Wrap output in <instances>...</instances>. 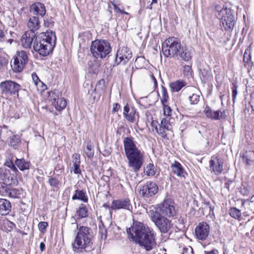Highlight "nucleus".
<instances>
[{
	"mask_svg": "<svg viewBox=\"0 0 254 254\" xmlns=\"http://www.w3.org/2000/svg\"><path fill=\"white\" fill-rule=\"evenodd\" d=\"M15 164L21 171H22L25 170L29 169L30 166L29 162L26 161L24 159H16L15 161Z\"/></svg>",
	"mask_w": 254,
	"mask_h": 254,
	"instance_id": "nucleus-33",
	"label": "nucleus"
},
{
	"mask_svg": "<svg viewBox=\"0 0 254 254\" xmlns=\"http://www.w3.org/2000/svg\"><path fill=\"white\" fill-rule=\"evenodd\" d=\"M85 152L87 155V156L90 158L92 157L94 155V151L92 150V147L91 144H88L87 145L86 149L85 151Z\"/></svg>",
	"mask_w": 254,
	"mask_h": 254,
	"instance_id": "nucleus-48",
	"label": "nucleus"
},
{
	"mask_svg": "<svg viewBox=\"0 0 254 254\" xmlns=\"http://www.w3.org/2000/svg\"><path fill=\"white\" fill-rule=\"evenodd\" d=\"M156 169L154 165L152 163L147 164L144 169V173L148 176H153L155 175Z\"/></svg>",
	"mask_w": 254,
	"mask_h": 254,
	"instance_id": "nucleus-37",
	"label": "nucleus"
},
{
	"mask_svg": "<svg viewBox=\"0 0 254 254\" xmlns=\"http://www.w3.org/2000/svg\"><path fill=\"white\" fill-rule=\"evenodd\" d=\"M111 51L109 42L105 40L96 39L91 42L90 52L92 56L96 58H105Z\"/></svg>",
	"mask_w": 254,
	"mask_h": 254,
	"instance_id": "nucleus-4",
	"label": "nucleus"
},
{
	"mask_svg": "<svg viewBox=\"0 0 254 254\" xmlns=\"http://www.w3.org/2000/svg\"><path fill=\"white\" fill-rule=\"evenodd\" d=\"M50 96H51V102H52V99L54 98V97H56V98H61L60 97L61 96V94L59 92V90H55L52 93V94H50Z\"/></svg>",
	"mask_w": 254,
	"mask_h": 254,
	"instance_id": "nucleus-51",
	"label": "nucleus"
},
{
	"mask_svg": "<svg viewBox=\"0 0 254 254\" xmlns=\"http://www.w3.org/2000/svg\"><path fill=\"white\" fill-rule=\"evenodd\" d=\"M200 76L201 80L204 82L211 79L212 75L211 74V70L209 67L207 68H204L200 70Z\"/></svg>",
	"mask_w": 254,
	"mask_h": 254,
	"instance_id": "nucleus-34",
	"label": "nucleus"
},
{
	"mask_svg": "<svg viewBox=\"0 0 254 254\" xmlns=\"http://www.w3.org/2000/svg\"><path fill=\"white\" fill-rule=\"evenodd\" d=\"M239 87V86L237 85L236 82H233L232 83V100L233 102L234 103L236 100L237 95L238 94V88Z\"/></svg>",
	"mask_w": 254,
	"mask_h": 254,
	"instance_id": "nucleus-44",
	"label": "nucleus"
},
{
	"mask_svg": "<svg viewBox=\"0 0 254 254\" xmlns=\"http://www.w3.org/2000/svg\"><path fill=\"white\" fill-rule=\"evenodd\" d=\"M132 208L130 200L128 198L114 200L112 201L111 205L112 209H124L130 211Z\"/></svg>",
	"mask_w": 254,
	"mask_h": 254,
	"instance_id": "nucleus-18",
	"label": "nucleus"
},
{
	"mask_svg": "<svg viewBox=\"0 0 254 254\" xmlns=\"http://www.w3.org/2000/svg\"><path fill=\"white\" fill-rule=\"evenodd\" d=\"M56 43L55 33L52 31L41 33L35 38L33 43L34 50L42 56H47L53 51Z\"/></svg>",
	"mask_w": 254,
	"mask_h": 254,
	"instance_id": "nucleus-3",
	"label": "nucleus"
},
{
	"mask_svg": "<svg viewBox=\"0 0 254 254\" xmlns=\"http://www.w3.org/2000/svg\"><path fill=\"white\" fill-rule=\"evenodd\" d=\"M72 199L73 200H80L84 202H87L88 201V197L86 195L85 192L83 190H76L75 194L72 197Z\"/></svg>",
	"mask_w": 254,
	"mask_h": 254,
	"instance_id": "nucleus-32",
	"label": "nucleus"
},
{
	"mask_svg": "<svg viewBox=\"0 0 254 254\" xmlns=\"http://www.w3.org/2000/svg\"><path fill=\"white\" fill-rule=\"evenodd\" d=\"M242 160L246 164L251 165L254 161V151H245L243 153Z\"/></svg>",
	"mask_w": 254,
	"mask_h": 254,
	"instance_id": "nucleus-30",
	"label": "nucleus"
},
{
	"mask_svg": "<svg viewBox=\"0 0 254 254\" xmlns=\"http://www.w3.org/2000/svg\"><path fill=\"white\" fill-rule=\"evenodd\" d=\"M27 26L30 29L29 32H34L38 30L40 27V23L38 17L32 16L30 17L27 22Z\"/></svg>",
	"mask_w": 254,
	"mask_h": 254,
	"instance_id": "nucleus-26",
	"label": "nucleus"
},
{
	"mask_svg": "<svg viewBox=\"0 0 254 254\" xmlns=\"http://www.w3.org/2000/svg\"><path fill=\"white\" fill-rule=\"evenodd\" d=\"M107 229L105 228L103 224L99 226V234L101 235V238L105 240L107 237Z\"/></svg>",
	"mask_w": 254,
	"mask_h": 254,
	"instance_id": "nucleus-45",
	"label": "nucleus"
},
{
	"mask_svg": "<svg viewBox=\"0 0 254 254\" xmlns=\"http://www.w3.org/2000/svg\"><path fill=\"white\" fill-rule=\"evenodd\" d=\"M178 56H179L178 59H180L186 62H189L191 60L192 58V51L190 49L186 46H182L178 54L176 56V57Z\"/></svg>",
	"mask_w": 254,
	"mask_h": 254,
	"instance_id": "nucleus-20",
	"label": "nucleus"
},
{
	"mask_svg": "<svg viewBox=\"0 0 254 254\" xmlns=\"http://www.w3.org/2000/svg\"><path fill=\"white\" fill-rule=\"evenodd\" d=\"M36 34L34 32H26L22 36L21 42L22 46L25 48H30L32 42L35 38Z\"/></svg>",
	"mask_w": 254,
	"mask_h": 254,
	"instance_id": "nucleus-21",
	"label": "nucleus"
},
{
	"mask_svg": "<svg viewBox=\"0 0 254 254\" xmlns=\"http://www.w3.org/2000/svg\"><path fill=\"white\" fill-rule=\"evenodd\" d=\"M28 61V56L24 51H17L13 58V64L11 66L14 72H21L24 68Z\"/></svg>",
	"mask_w": 254,
	"mask_h": 254,
	"instance_id": "nucleus-9",
	"label": "nucleus"
},
{
	"mask_svg": "<svg viewBox=\"0 0 254 254\" xmlns=\"http://www.w3.org/2000/svg\"><path fill=\"white\" fill-rule=\"evenodd\" d=\"M120 108V105L118 103H115L113 104V112H117L119 111Z\"/></svg>",
	"mask_w": 254,
	"mask_h": 254,
	"instance_id": "nucleus-57",
	"label": "nucleus"
},
{
	"mask_svg": "<svg viewBox=\"0 0 254 254\" xmlns=\"http://www.w3.org/2000/svg\"><path fill=\"white\" fill-rule=\"evenodd\" d=\"M0 88L2 94L6 96H9L16 94L18 95V92L21 89V86L11 80H6L0 83Z\"/></svg>",
	"mask_w": 254,
	"mask_h": 254,
	"instance_id": "nucleus-10",
	"label": "nucleus"
},
{
	"mask_svg": "<svg viewBox=\"0 0 254 254\" xmlns=\"http://www.w3.org/2000/svg\"><path fill=\"white\" fill-rule=\"evenodd\" d=\"M4 37H5L4 32L2 30L0 29V41H2L4 38Z\"/></svg>",
	"mask_w": 254,
	"mask_h": 254,
	"instance_id": "nucleus-59",
	"label": "nucleus"
},
{
	"mask_svg": "<svg viewBox=\"0 0 254 254\" xmlns=\"http://www.w3.org/2000/svg\"><path fill=\"white\" fill-rule=\"evenodd\" d=\"M74 222L71 223V225L78 230L76 236L73 244V251L77 253L85 252H89L91 249L90 244L92 239V235L90 232L91 229L86 226H81L78 228V225L76 223V220L74 219Z\"/></svg>",
	"mask_w": 254,
	"mask_h": 254,
	"instance_id": "nucleus-2",
	"label": "nucleus"
},
{
	"mask_svg": "<svg viewBox=\"0 0 254 254\" xmlns=\"http://www.w3.org/2000/svg\"><path fill=\"white\" fill-rule=\"evenodd\" d=\"M192 69L191 66L189 65H185L183 67V74L184 76L189 78L192 77Z\"/></svg>",
	"mask_w": 254,
	"mask_h": 254,
	"instance_id": "nucleus-40",
	"label": "nucleus"
},
{
	"mask_svg": "<svg viewBox=\"0 0 254 254\" xmlns=\"http://www.w3.org/2000/svg\"><path fill=\"white\" fill-rule=\"evenodd\" d=\"M30 10L33 14L40 15L42 17L45 15L46 11L44 4L41 2H36L32 4Z\"/></svg>",
	"mask_w": 254,
	"mask_h": 254,
	"instance_id": "nucleus-22",
	"label": "nucleus"
},
{
	"mask_svg": "<svg viewBox=\"0 0 254 254\" xmlns=\"http://www.w3.org/2000/svg\"><path fill=\"white\" fill-rule=\"evenodd\" d=\"M79 166L80 164H73V168L72 171L74 174H77L81 173Z\"/></svg>",
	"mask_w": 254,
	"mask_h": 254,
	"instance_id": "nucleus-55",
	"label": "nucleus"
},
{
	"mask_svg": "<svg viewBox=\"0 0 254 254\" xmlns=\"http://www.w3.org/2000/svg\"><path fill=\"white\" fill-rule=\"evenodd\" d=\"M162 215L173 217L177 213V209L174 202L171 199H165L162 204L160 205L157 210Z\"/></svg>",
	"mask_w": 254,
	"mask_h": 254,
	"instance_id": "nucleus-12",
	"label": "nucleus"
},
{
	"mask_svg": "<svg viewBox=\"0 0 254 254\" xmlns=\"http://www.w3.org/2000/svg\"><path fill=\"white\" fill-rule=\"evenodd\" d=\"M88 215V209L86 205L83 204H80L78 208L76 210L75 216L77 219L87 217Z\"/></svg>",
	"mask_w": 254,
	"mask_h": 254,
	"instance_id": "nucleus-28",
	"label": "nucleus"
},
{
	"mask_svg": "<svg viewBox=\"0 0 254 254\" xmlns=\"http://www.w3.org/2000/svg\"><path fill=\"white\" fill-rule=\"evenodd\" d=\"M209 231V225L206 222H201L195 228V237L199 240L205 241L208 236Z\"/></svg>",
	"mask_w": 254,
	"mask_h": 254,
	"instance_id": "nucleus-16",
	"label": "nucleus"
},
{
	"mask_svg": "<svg viewBox=\"0 0 254 254\" xmlns=\"http://www.w3.org/2000/svg\"><path fill=\"white\" fill-rule=\"evenodd\" d=\"M1 188L5 189V191L9 197L12 198H18L21 194L20 190L17 189H10L7 186L1 185Z\"/></svg>",
	"mask_w": 254,
	"mask_h": 254,
	"instance_id": "nucleus-31",
	"label": "nucleus"
},
{
	"mask_svg": "<svg viewBox=\"0 0 254 254\" xmlns=\"http://www.w3.org/2000/svg\"><path fill=\"white\" fill-rule=\"evenodd\" d=\"M52 104L55 106L56 109L58 111H61L64 109L66 106V101L63 98H56L54 97L52 99Z\"/></svg>",
	"mask_w": 254,
	"mask_h": 254,
	"instance_id": "nucleus-27",
	"label": "nucleus"
},
{
	"mask_svg": "<svg viewBox=\"0 0 254 254\" xmlns=\"http://www.w3.org/2000/svg\"><path fill=\"white\" fill-rule=\"evenodd\" d=\"M14 158V156L12 155H9L6 159L5 163L4 164V166H7L9 168L10 171H15L17 172L18 170L15 166V164L13 162V160Z\"/></svg>",
	"mask_w": 254,
	"mask_h": 254,
	"instance_id": "nucleus-36",
	"label": "nucleus"
},
{
	"mask_svg": "<svg viewBox=\"0 0 254 254\" xmlns=\"http://www.w3.org/2000/svg\"><path fill=\"white\" fill-rule=\"evenodd\" d=\"M229 214L232 217L235 219H239L241 217V211L236 207H232L230 208L229 210Z\"/></svg>",
	"mask_w": 254,
	"mask_h": 254,
	"instance_id": "nucleus-39",
	"label": "nucleus"
},
{
	"mask_svg": "<svg viewBox=\"0 0 254 254\" xmlns=\"http://www.w3.org/2000/svg\"><path fill=\"white\" fill-rule=\"evenodd\" d=\"M11 205L6 199L0 198V215H6L11 211Z\"/></svg>",
	"mask_w": 254,
	"mask_h": 254,
	"instance_id": "nucleus-25",
	"label": "nucleus"
},
{
	"mask_svg": "<svg viewBox=\"0 0 254 254\" xmlns=\"http://www.w3.org/2000/svg\"><path fill=\"white\" fill-rule=\"evenodd\" d=\"M96 94V88H94L92 91V92L91 93V96L93 97V99L94 100H95L96 96L95 95V94Z\"/></svg>",
	"mask_w": 254,
	"mask_h": 254,
	"instance_id": "nucleus-61",
	"label": "nucleus"
},
{
	"mask_svg": "<svg viewBox=\"0 0 254 254\" xmlns=\"http://www.w3.org/2000/svg\"><path fill=\"white\" fill-rule=\"evenodd\" d=\"M203 112L206 117L212 120H218L223 117L222 112L220 111H212L209 106H206Z\"/></svg>",
	"mask_w": 254,
	"mask_h": 254,
	"instance_id": "nucleus-24",
	"label": "nucleus"
},
{
	"mask_svg": "<svg viewBox=\"0 0 254 254\" xmlns=\"http://www.w3.org/2000/svg\"><path fill=\"white\" fill-rule=\"evenodd\" d=\"M127 231L129 237L135 242L151 230L143 223L133 220L132 226L127 229Z\"/></svg>",
	"mask_w": 254,
	"mask_h": 254,
	"instance_id": "nucleus-7",
	"label": "nucleus"
},
{
	"mask_svg": "<svg viewBox=\"0 0 254 254\" xmlns=\"http://www.w3.org/2000/svg\"><path fill=\"white\" fill-rule=\"evenodd\" d=\"M181 47L180 40L177 38L171 37L163 43L162 51L166 57H176Z\"/></svg>",
	"mask_w": 254,
	"mask_h": 254,
	"instance_id": "nucleus-5",
	"label": "nucleus"
},
{
	"mask_svg": "<svg viewBox=\"0 0 254 254\" xmlns=\"http://www.w3.org/2000/svg\"><path fill=\"white\" fill-rule=\"evenodd\" d=\"M172 172L178 177L185 178L187 173L182 165L178 161H175L171 165Z\"/></svg>",
	"mask_w": 254,
	"mask_h": 254,
	"instance_id": "nucleus-23",
	"label": "nucleus"
},
{
	"mask_svg": "<svg viewBox=\"0 0 254 254\" xmlns=\"http://www.w3.org/2000/svg\"><path fill=\"white\" fill-rule=\"evenodd\" d=\"M48 183L51 187L57 189L60 184L59 180L55 177H51L49 178Z\"/></svg>",
	"mask_w": 254,
	"mask_h": 254,
	"instance_id": "nucleus-43",
	"label": "nucleus"
},
{
	"mask_svg": "<svg viewBox=\"0 0 254 254\" xmlns=\"http://www.w3.org/2000/svg\"><path fill=\"white\" fill-rule=\"evenodd\" d=\"M48 226V223L47 222L42 221L39 222L38 224V228L39 231L42 233H45Z\"/></svg>",
	"mask_w": 254,
	"mask_h": 254,
	"instance_id": "nucleus-47",
	"label": "nucleus"
},
{
	"mask_svg": "<svg viewBox=\"0 0 254 254\" xmlns=\"http://www.w3.org/2000/svg\"><path fill=\"white\" fill-rule=\"evenodd\" d=\"M132 57V53L130 50L126 47L120 48L117 51L115 60L116 65L120 64H126Z\"/></svg>",
	"mask_w": 254,
	"mask_h": 254,
	"instance_id": "nucleus-14",
	"label": "nucleus"
},
{
	"mask_svg": "<svg viewBox=\"0 0 254 254\" xmlns=\"http://www.w3.org/2000/svg\"><path fill=\"white\" fill-rule=\"evenodd\" d=\"M124 146L126 157L128 161V166L135 172H138L143 163V155L138 149L131 137L124 139Z\"/></svg>",
	"mask_w": 254,
	"mask_h": 254,
	"instance_id": "nucleus-1",
	"label": "nucleus"
},
{
	"mask_svg": "<svg viewBox=\"0 0 254 254\" xmlns=\"http://www.w3.org/2000/svg\"><path fill=\"white\" fill-rule=\"evenodd\" d=\"M230 9L228 8H224L220 5H216L215 6V10L216 11V15L218 18H219L224 14H226L227 10Z\"/></svg>",
	"mask_w": 254,
	"mask_h": 254,
	"instance_id": "nucleus-38",
	"label": "nucleus"
},
{
	"mask_svg": "<svg viewBox=\"0 0 254 254\" xmlns=\"http://www.w3.org/2000/svg\"><path fill=\"white\" fill-rule=\"evenodd\" d=\"M209 167L215 175L220 174L223 170V161L218 156H213L209 161Z\"/></svg>",
	"mask_w": 254,
	"mask_h": 254,
	"instance_id": "nucleus-17",
	"label": "nucleus"
},
{
	"mask_svg": "<svg viewBox=\"0 0 254 254\" xmlns=\"http://www.w3.org/2000/svg\"><path fill=\"white\" fill-rule=\"evenodd\" d=\"M187 84L186 82L183 80H178L170 84L171 90L173 92L179 91L183 87Z\"/></svg>",
	"mask_w": 254,
	"mask_h": 254,
	"instance_id": "nucleus-29",
	"label": "nucleus"
},
{
	"mask_svg": "<svg viewBox=\"0 0 254 254\" xmlns=\"http://www.w3.org/2000/svg\"><path fill=\"white\" fill-rule=\"evenodd\" d=\"M39 248L41 251V252H43L45 249V245L43 242H41L40 244Z\"/></svg>",
	"mask_w": 254,
	"mask_h": 254,
	"instance_id": "nucleus-60",
	"label": "nucleus"
},
{
	"mask_svg": "<svg viewBox=\"0 0 254 254\" xmlns=\"http://www.w3.org/2000/svg\"><path fill=\"white\" fill-rule=\"evenodd\" d=\"M152 79L154 83V87L155 88H156L157 87V81L156 79L155 78V77L154 76H152Z\"/></svg>",
	"mask_w": 254,
	"mask_h": 254,
	"instance_id": "nucleus-62",
	"label": "nucleus"
},
{
	"mask_svg": "<svg viewBox=\"0 0 254 254\" xmlns=\"http://www.w3.org/2000/svg\"><path fill=\"white\" fill-rule=\"evenodd\" d=\"M20 142V138L18 135H12L10 139V145L11 146L15 147L17 146Z\"/></svg>",
	"mask_w": 254,
	"mask_h": 254,
	"instance_id": "nucleus-42",
	"label": "nucleus"
},
{
	"mask_svg": "<svg viewBox=\"0 0 254 254\" xmlns=\"http://www.w3.org/2000/svg\"><path fill=\"white\" fill-rule=\"evenodd\" d=\"M114 9L116 12L121 13L123 14H128V13L124 10H121L117 5L113 4Z\"/></svg>",
	"mask_w": 254,
	"mask_h": 254,
	"instance_id": "nucleus-54",
	"label": "nucleus"
},
{
	"mask_svg": "<svg viewBox=\"0 0 254 254\" xmlns=\"http://www.w3.org/2000/svg\"><path fill=\"white\" fill-rule=\"evenodd\" d=\"M89 67V72L97 74L99 71V68L100 66V63L96 60L94 61H90L88 63Z\"/></svg>",
	"mask_w": 254,
	"mask_h": 254,
	"instance_id": "nucleus-35",
	"label": "nucleus"
},
{
	"mask_svg": "<svg viewBox=\"0 0 254 254\" xmlns=\"http://www.w3.org/2000/svg\"><path fill=\"white\" fill-rule=\"evenodd\" d=\"M162 96L161 98V102L162 104H166L169 99L167 91L166 89L163 86H161Z\"/></svg>",
	"mask_w": 254,
	"mask_h": 254,
	"instance_id": "nucleus-41",
	"label": "nucleus"
},
{
	"mask_svg": "<svg viewBox=\"0 0 254 254\" xmlns=\"http://www.w3.org/2000/svg\"><path fill=\"white\" fill-rule=\"evenodd\" d=\"M189 100L190 104H196L199 101V95L193 93L192 95L189 96Z\"/></svg>",
	"mask_w": 254,
	"mask_h": 254,
	"instance_id": "nucleus-46",
	"label": "nucleus"
},
{
	"mask_svg": "<svg viewBox=\"0 0 254 254\" xmlns=\"http://www.w3.org/2000/svg\"><path fill=\"white\" fill-rule=\"evenodd\" d=\"M73 164H80V155L78 154H75L73 155Z\"/></svg>",
	"mask_w": 254,
	"mask_h": 254,
	"instance_id": "nucleus-52",
	"label": "nucleus"
},
{
	"mask_svg": "<svg viewBox=\"0 0 254 254\" xmlns=\"http://www.w3.org/2000/svg\"><path fill=\"white\" fill-rule=\"evenodd\" d=\"M17 172L10 171L5 167L0 168V179L2 181L4 186H10L14 184L16 180Z\"/></svg>",
	"mask_w": 254,
	"mask_h": 254,
	"instance_id": "nucleus-11",
	"label": "nucleus"
},
{
	"mask_svg": "<svg viewBox=\"0 0 254 254\" xmlns=\"http://www.w3.org/2000/svg\"><path fill=\"white\" fill-rule=\"evenodd\" d=\"M135 242L138 243L142 249L146 251H149L156 246L155 236L152 231L141 237Z\"/></svg>",
	"mask_w": 254,
	"mask_h": 254,
	"instance_id": "nucleus-8",
	"label": "nucleus"
},
{
	"mask_svg": "<svg viewBox=\"0 0 254 254\" xmlns=\"http://www.w3.org/2000/svg\"><path fill=\"white\" fill-rule=\"evenodd\" d=\"M150 218L161 233H167L170 230L171 221L162 215L158 211L151 212Z\"/></svg>",
	"mask_w": 254,
	"mask_h": 254,
	"instance_id": "nucleus-6",
	"label": "nucleus"
},
{
	"mask_svg": "<svg viewBox=\"0 0 254 254\" xmlns=\"http://www.w3.org/2000/svg\"><path fill=\"white\" fill-rule=\"evenodd\" d=\"M246 53L245 52L244 56V61H246L247 62H248L249 61V59H250V55L248 56V57L247 58L246 56Z\"/></svg>",
	"mask_w": 254,
	"mask_h": 254,
	"instance_id": "nucleus-63",
	"label": "nucleus"
},
{
	"mask_svg": "<svg viewBox=\"0 0 254 254\" xmlns=\"http://www.w3.org/2000/svg\"><path fill=\"white\" fill-rule=\"evenodd\" d=\"M52 23H53V22H51V23H49L48 22V21H45L44 22V24L45 26H47V27H49L50 26V24H52Z\"/></svg>",
	"mask_w": 254,
	"mask_h": 254,
	"instance_id": "nucleus-64",
	"label": "nucleus"
},
{
	"mask_svg": "<svg viewBox=\"0 0 254 254\" xmlns=\"http://www.w3.org/2000/svg\"><path fill=\"white\" fill-rule=\"evenodd\" d=\"M158 191L157 185L153 182H147L139 190V194L144 197H149L156 194Z\"/></svg>",
	"mask_w": 254,
	"mask_h": 254,
	"instance_id": "nucleus-13",
	"label": "nucleus"
},
{
	"mask_svg": "<svg viewBox=\"0 0 254 254\" xmlns=\"http://www.w3.org/2000/svg\"><path fill=\"white\" fill-rule=\"evenodd\" d=\"M165 128L160 127H159V128H158L157 127H155L156 132L163 138H165L167 136V134L165 132Z\"/></svg>",
	"mask_w": 254,
	"mask_h": 254,
	"instance_id": "nucleus-49",
	"label": "nucleus"
},
{
	"mask_svg": "<svg viewBox=\"0 0 254 254\" xmlns=\"http://www.w3.org/2000/svg\"><path fill=\"white\" fill-rule=\"evenodd\" d=\"M32 79H33V81H34L35 84H37L38 81H40V80L39 79V77H38V76L37 75V74L35 73H33L32 74Z\"/></svg>",
	"mask_w": 254,
	"mask_h": 254,
	"instance_id": "nucleus-56",
	"label": "nucleus"
},
{
	"mask_svg": "<svg viewBox=\"0 0 254 254\" xmlns=\"http://www.w3.org/2000/svg\"><path fill=\"white\" fill-rule=\"evenodd\" d=\"M136 113V109L133 106L127 104L124 107L123 116L128 122H134Z\"/></svg>",
	"mask_w": 254,
	"mask_h": 254,
	"instance_id": "nucleus-19",
	"label": "nucleus"
},
{
	"mask_svg": "<svg viewBox=\"0 0 254 254\" xmlns=\"http://www.w3.org/2000/svg\"><path fill=\"white\" fill-rule=\"evenodd\" d=\"M163 106L164 114L165 116H170L172 112L171 108L166 104H162Z\"/></svg>",
	"mask_w": 254,
	"mask_h": 254,
	"instance_id": "nucleus-50",
	"label": "nucleus"
},
{
	"mask_svg": "<svg viewBox=\"0 0 254 254\" xmlns=\"http://www.w3.org/2000/svg\"><path fill=\"white\" fill-rule=\"evenodd\" d=\"M193 253V250L192 248L191 247H189L188 248H184V252L182 254H185V253Z\"/></svg>",
	"mask_w": 254,
	"mask_h": 254,
	"instance_id": "nucleus-58",
	"label": "nucleus"
},
{
	"mask_svg": "<svg viewBox=\"0 0 254 254\" xmlns=\"http://www.w3.org/2000/svg\"><path fill=\"white\" fill-rule=\"evenodd\" d=\"M160 127L166 128L168 130L169 129V125L168 124V121L166 119H163L161 120V124L160 125Z\"/></svg>",
	"mask_w": 254,
	"mask_h": 254,
	"instance_id": "nucleus-53",
	"label": "nucleus"
},
{
	"mask_svg": "<svg viewBox=\"0 0 254 254\" xmlns=\"http://www.w3.org/2000/svg\"><path fill=\"white\" fill-rule=\"evenodd\" d=\"M219 19L221 20V26L225 30L232 31L234 26L235 19L231 9L227 10V13L223 15Z\"/></svg>",
	"mask_w": 254,
	"mask_h": 254,
	"instance_id": "nucleus-15",
	"label": "nucleus"
}]
</instances>
